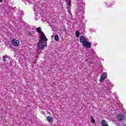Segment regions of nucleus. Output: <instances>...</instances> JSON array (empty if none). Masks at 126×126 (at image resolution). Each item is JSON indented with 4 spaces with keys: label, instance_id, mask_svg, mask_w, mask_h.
I'll list each match as a JSON object with an SVG mask.
<instances>
[{
    "label": "nucleus",
    "instance_id": "obj_6",
    "mask_svg": "<svg viewBox=\"0 0 126 126\" xmlns=\"http://www.w3.org/2000/svg\"><path fill=\"white\" fill-rule=\"evenodd\" d=\"M106 78H107V73L106 72H104L103 74L100 76L99 81H100V82H102L103 80H104V79H106Z\"/></svg>",
    "mask_w": 126,
    "mask_h": 126
},
{
    "label": "nucleus",
    "instance_id": "obj_18",
    "mask_svg": "<svg viewBox=\"0 0 126 126\" xmlns=\"http://www.w3.org/2000/svg\"><path fill=\"white\" fill-rule=\"evenodd\" d=\"M109 85H110V87H114V84H112V83H110V84H109Z\"/></svg>",
    "mask_w": 126,
    "mask_h": 126
},
{
    "label": "nucleus",
    "instance_id": "obj_22",
    "mask_svg": "<svg viewBox=\"0 0 126 126\" xmlns=\"http://www.w3.org/2000/svg\"><path fill=\"white\" fill-rule=\"evenodd\" d=\"M23 0V1H24L23 0Z\"/></svg>",
    "mask_w": 126,
    "mask_h": 126
},
{
    "label": "nucleus",
    "instance_id": "obj_7",
    "mask_svg": "<svg viewBox=\"0 0 126 126\" xmlns=\"http://www.w3.org/2000/svg\"><path fill=\"white\" fill-rule=\"evenodd\" d=\"M83 46H84L87 48H91V44L88 41H86L85 43H83Z\"/></svg>",
    "mask_w": 126,
    "mask_h": 126
},
{
    "label": "nucleus",
    "instance_id": "obj_1",
    "mask_svg": "<svg viewBox=\"0 0 126 126\" xmlns=\"http://www.w3.org/2000/svg\"><path fill=\"white\" fill-rule=\"evenodd\" d=\"M36 31L38 33L40 34V38L39 39V42L37 44V52H39L40 50H44V48L47 46V41H48V38L46 37V35L40 28H36Z\"/></svg>",
    "mask_w": 126,
    "mask_h": 126
},
{
    "label": "nucleus",
    "instance_id": "obj_8",
    "mask_svg": "<svg viewBox=\"0 0 126 126\" xmlns=\"http://www.w3.org/2000/svg\"><path fill=\"white\" fill-rule=\"evenodd\" d=\"M80 41L81 43L84 44L86 42V39L83 36H81L80 37Z\"/></svg>",
    "mask_w": 126,
    "mask_h": 126
},
{
    "label": "nucleus",
    "instance_id": "obj_12",
    "mask_svg": "<svg viewBox=\"0 0 126 126\" xmlns=\"http://www.w3.org/2000/svg\"><path fill=\"white\" fill-rule=\"evenodd\" d=\"M47 121H48V122H51L52 120H53V119L52 118V117H51V116H48L47 117Z\"/></svg>",
    "mask_w": 126,
    "mask_h": 126
},
{
    "label": "nucleus",
    "instance_id": "obj_19",
    "mask_svg": "<svg viewBox=\"0 0 126 126\" xmlns=\"http://www.w3.org/2000/svg\"><path fill=\"white\" fill-rule=\"evenodd\" d=\"M99 87H103V84H100V85H99Z\"/></svg>",
    "mask_w": 126,
    "mask_h": 126
},
{
    "label": "nucleus",
    "instance_id": "obj_3",
    "mask_svg": "<svg viewBox=\"0 0 126 126\" xmlns=\"http://www.w3.org/2000/svg\"><path fill=\"white\" fill-rule=\"evenodd\" d=\"M66 8L67 9V11L70 15H71V0H66Z\"/></svg>",
    "mask_w": 126,
    "mask_h": 126
},
{
    "label": "nucleus",
    "instance_id": "obj_10",
    "mask_svg": "<svg viewBox=\"0 0 126 126\" xmlns=\"http://www.w3.org/2000/svg\"><path fill=\"white\" fill-rule=\"evenodd\" d=\"M76 37H79V35H80V33L79 32V31H77L75 32Z\"/></svg>",
    "mask_w": 126,
    "mask_h": 126
},
{
    "label": "nucleus",
    "instance_id": "obj_15",
    "mask_svg": "<svg viewBox=\"0 0 126 126\" xmlns=\"http://www.w3.org/2000/svg\"><path fill=\"white\" fill-rule=\"evenodd\" d=\"M6 58H7V55H6L5 56H3V60L5 62V59H6Z\"/></svg>",
    "mask_w": 126,
    "mask_h": 126
},
{
    "label": "nucleus",
    "instance_id": "obj_14",
    "mask_svg": "<svg viewBox=\"0 0 126 126\" xmlns=\"http://www.w3.org/2000/svg\"><path fill=\"white\" fill-rule=\"evenodd\" d=\"M104 87H105V88H103V89L105 91H107V90H109V88H110V86H108V87H106V86H105Z\"/></svg>",
    "mask_w": 126,
    "mask_h": 126
},
{
    "label": "nucleus",
    "instance_id": "obj_11",
    "mask_svg": "<svg viewBox=\"0 0 126 126\" xmlns=\"http://www.w3.org/2000/svg\"><path fill=\"white\" fill-rule=\"evenodd\" d=\"M54 39L55 40H56V41H59V35L58 34H56L54 37Z\"/></svg>",
    "mask_w": 126,
    "mask_h": 126
},
{
    "label": "nucleus",
    "instance_id": "obj_5",
    "mask_svg": "<svg viewBox=\"0 0 126 126\" xmlns=\"http://www.w3.org/2000/svg\"><path fill=\"white\" fill-rule=\"evenodd\" d=\"M12 43L15 47H18L19 45V40L17 39H13L12 41Z\"/></svg>",
    "mask_w": 126,
    "mask_h": 126
},
{
    "label": "nucleus",
    "instance_id": "obj_23",
    "mask_svg": "<svg viewBox=\"0 0 126 126\" xmlns=\"http://www.w3.org/2000/svg\"><path fill=\"white\" fill-rule=\"evenodd\" d=\"M5 12H7V11H5Z\"/></svg>",
    "mask_w": 126,
    "mask_h": 126
},
{
    "label": "nucleus",
    "instance_id": "obj_2",
    "mask_svg": "<svg viewBox=\"0 0 126 126\" xmlns=\"http://www.w3.org/2000/svg\"><path fill=\"white\" fill-rule=\"evenodd\" d=\"M28 2H29V3H32V4H33L34 6V11L35 12H38V13H40V11H37V6L38 5V2L36 1L35 0H26Z\"/></svg>",
    "mask_w": 126,
    "mask_h": 126
},
{
    "label": "nucleus",
    "instance_id": "obj_4",
    "mask_svg": "<svg viewBox=\"0 0 126 126\" xmlns=\"http://www.w3.org/2000/svg\"><path fill=\"white\" fill-rule=\"evenodd\" d=\"M117 118L118 121H124L126 118H125V116L124 114H119L117 115Z\"/></svg>",
    "mask_w": 126,
    "mask_h": 126
},
{
    "label": "nucleus",
    "instance_id": "obj_13",
    "mask_svg": "<svg viewBox=\"0 0 126 126\" xmlns=\"http://www.w3.org/2000/svg\"><path fill=\"white\" fill-rule=\"evenodd\" d=\"M78 11H83V7L82 6L79 7Z\"/></svg>",
    "mask_w": 126,
    "mask_h": 126
},
{
    "label": "nucleus",
    "instance_id": "obj_17",
    "mask_svg": "<svg viewBox=\"0 0 126 126\" xmlns=\"http://www.w3.org/2000/svg\"><path fill=\"white\" fill-rule=\"evenodd\" d=\"M39 18V16H38V15H35V20H38Z\"/></svg>",
    "mask_w": 126,
    "mask_h": 126
},
{
    "label": "nucleus",
    "instance_id": "obj_9",
    "mask_svg": "<svg viewBox=\"0 0 126 126\" xmlns=\"http://www.w3.org/2000/svg\"><path fill=\"white\" fill-rule=\"evenodd\" d=\"M101 125L102 126H109V125H108V124H107V122H106L104 120H102L101 122Z\"/></svg>",
    "mask_w": 126,
    "mask_h": 126
},
{
    "label": "nucleus",
    "instance_id": "obj_16",
    "mask_svg": "<svg viewBox=\"0 0 126 126\" xmlns=\"http://www.w3.org/2000/svg\"><path fill=\"white\" fill-rule=\"evenodd\" d=\"M91 122H92V124H94V123H95V120H94L93 119V117H92Z\"/></svg>",
    "mask_w": 126,
    "mask_h": 126
},
{
    "label": "nucleus",
    "instance_id": "obj_20",
    "mask_svg": "<svg viewBox=\"0 0 126 126\" xmlns=\"http://www.w3.org/2000/svg\"><path fill=\"white\" fill-rule=\"evenodd\" d=\"M1 1H2V0H0V2H1Z\"/></svg>",
    "mask_w": 126,
    "mask_h": 126
},
{
    "label": "nucleus",
    "instance_id": "obj_21",
    "mask_svg": "<svg viewBox=\"0 0 126 126\" xmlns=\"http://www.w3.org/2000/svg\"><path fill=\"white\" fill-rule=\"evenodd\" d=\"M38 10H40V8H38Z\"/></svg>",
    "mask_w": 126,
    "mask_h": 126
}]
</instances>
